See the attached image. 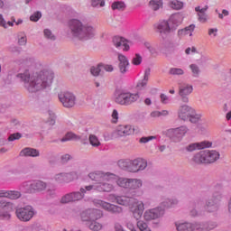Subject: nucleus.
<instances>
[{"label":"nucleus","mask_w":231,"mask_h":231,"mask_svg":"<svg viewBox=\"0 0 231 231\" xmlns=\"http://www.w3.org/2000/svg\"><path fill=\"white\" fill-rule=\"evenodd\" d=\"M144 46L148 49L152 57H158V55H160V48L157 43L152 45L149 42H144Z\"/></svg>","instance_id":"nucleus-31"},{"label":"nucleus","mask_w":231,"mask_h":231,"mask_svg":"<svg viewBox=\"0 0 231 231\" xmlns=\"http://www.w3.org/2000/svg\"><path fill=\"white\" fill-rule=\"evenodd\" d=\"M148 226H149L147 225V223L143 222V220L137 221V227L139 228L140 231L144 230Z\"/></svg>","instance_id":"nucleus-56"},{"label":"nucleus","mask_w":231,"mask_h":231,"mask_svg":"<svg viewBox=\"0 0 231 231\" xmlns=\"http://www.w3.org/2000/svg\"><path fill=\"white\" fill-rule=\"evenodd\" d=\"M31 187V192L32 190H37V192H41L42 190L46 189V183L41 181V180H36L32 183L30 184Z\"/></svg>","instance_id":"nucleus-32"},{"label":"nucleus","mask_w":231,"mask_h":231,"mask_svg":"<svg viewBox=\"0 0 231 231\" xmlns=\"http://www.w3.org/2000/svg\"><path fill=\"white\" fill-rule=\"evenodd\" d=\"M131 165H132V160H120L118 161V166L120 169H123L124 171H127L128 172H131Z\"/></svg>","instance_id":"nucleus-36"},{"label":"nucleus","mask_w":231,"mask_h":231,"mask_svg":"<svg viewBox=\"0 0 231 231\" xmlns=\"http://www.w3.org/2000/svg\"><path fill=\"white\" fill-rule=\"evenodd\" d=\"M219 199H221V195L217 196L216 204H214V201L208 202V204L204 207L205 210H207L208 212H216V210H217V202L219 201Z\"/></svg>","instance_id":"nucleus-35"},{"label":"nucleus","mask_w":231,"mask_h":231,"mask_svg":"<svg viewBox=\"0 0 231 231\" xmlns=\"http://www.w3.org/2000/svg\"><path fill=\"white\" fill-rule=\"evenodd\" d=\"M151 140H156V137L154 136L142 137L139 142L140 143H147L148 142H151Z\"/></svg>","instance_id":"nucleus-58"},{"label":"nucleus","mask_w":231,"mask_h":231,"mask_svg":"<svg viewBox=\"0 0 231 231\" xmlns=\"http://www.w3.org/2000/svg\"><path fill=\"white\" fill-rule=\"evenodd\" d=\"M168 5L170 8H172V10H181V8H183V2L179 0H171L168 3Z\"/></svg>","instance_id":"nucleus-38"},{"label":"nucleus","mask_w":231,"mask_h":231,"mask_svg":"<svg viewBox=\"0 0 231 231\" xmlns=\"http://www.w3.org/2000/svg\"><path fill=\"white\" fill-rule=\"evenodd\" d=\"M133 199H134L129 198L126 196H119L116 198V203H118V205H123V206L131 205L133 203Z\"/></svg>","instance_id":"nucleus-34"},{"label":"nucleus","mask_w":231,"mask_h":231,"mask_svg":"<svg viewBox=\"0 0 231 231\" xmlns=\"http://www.w3.org/2000/svg\"><path fill=\"white\" fill-rule=\"evenodd\" d=\"M106 5V2L104 0H92V6H104Z\"/></svg>","instance_id":"nucleus-57"},{"label":"nucleus","mask_w":231,"mask_h":231,"mask_svg":"<svg viewBox=\"0 0 231 231\" xmlns=\"http://www.w3.org/2000/svg\"><path fill=\"white\" fill-rule=\"evenodd\" d=\"M41 17H42V14H41V12H36L31 15L30 20L32 21L33 23H37V21H39Z\"/></svg>","instance_id":"nucleus-53"},{"label":"nucleus","mask_w":231,"mask_h":231,"mask_svg":"<svg viewBox=\"0 0 231 231\" xmlns=\"http://www.w3.org/2000/svg\"><path fill=\"white\" fill-rule=\"evenodd\" d=\"M193 109L194 108H192V106H189V105L180 106L178 109L179 118L184 122L189 120Z\"/></svg>","instance_id":"nucleus-20"},{"label":"nucleus","mask_w":231,"mask_h":231,"mask_svg":"<svg viewBox=\"0 0 231 231\" xmlns=\"http://www.w3.org/2000/svg\"><path fill=\"white\" fill-rule=\"evenodd\" d=\"M84 198V195L80 192H72L66 194L61 198V203H71V201H80Z\"/></svg>","instance_id":"nucleus-24"},{"label":"nucleus","mask_w":231,"mask_h":231,"mask_svg":"<svg viewBox=\"0 0 231 231\" xmlns=\"http://www.w3.org/2000/svg\"><path fill=\"white\" fill-rule=\"evenodd\" d=\"M114 134L118 138H122L124 136H130V134H134V127L131 125H119L115 132Z\"/></svg>","instance_id":"nucleus-13"},{"label":"nucleus","mask_w":231,"mask_h":231,"mask_svg":"<svg viewBox=\"0 0 231 231\" xmlns=\"http://www.w3.org/2000/svg\"><path fill=\"white\" fill-rule=\"evenodd\" d=\"M88 140L92 147H100V141L98 140V137H97V135L90 134Z\"/></svg>","instance_id":"nucleus-42"},{"label":"nucleus","mask_w":231,"mask_h":231,"mask_svg":"<svg viewBox=\"0 0 231 231\" xmlns=\"http://www.w3.org/2000/svg\"><path fill=\"white\" fill-rule=\"evenodd\" d=\"M90 230L98 231L102 230V224L97 223L95 220H92L91 224L89 225Z\"/></svg>","instance_id":"nucleus-48"},{"label":"nucleus","mask_w":231,"mask_h":231,"mask_svg":"<svg viewBox=\"0 0 231 231\" xmlns=\"http://www.w3.org/2000/svg\"><path fill=\"white\" fill-rule=\"evenodd\" d=\"M119 71L121 73H127L129 68V60L123 54L118 55Z\"/></svg>","instance_id":"nucleus-27"},{"label":"nucleus","mask_w":231,"mask_h":231,"mask_svg":"<svg viewBox=\"0 0 231 231\" xmlns=\"http://www.w3.org/2000/svg\"><path fill=\"white\" fill-rule=\"evenodd\" d=\"M41 152L35 148H24L20 152V156H31L32 158H37Z\"/></svg>","instance_id":"nucleus-29"},{"label":"nucleus","mask_w":231,"mask_h":231,"mask_svg":"<svg viewBox=\"0 0 231 231\" xmlns=\"http://www.w3.org/2000/svg\"><path fill=\"white\" fill-rule=\"evenodd\" d=\"M112 122H113V124H116V122H118V111H116V110H113Z\"/></svg>","instance_id":"nucleus-61"},{"label":"nucleus","mask_w":231,"mask_h":231,"mask_svg":"<svg viewBox=\"0 0 231 231\" xmlns=\"http://www.w3.org/2000/svg\"><path fill=\"white\" fill-rule=\"evenodd\" d=\"M147 169V161L143 158H136L132 160L130 172H140Z\"/></svg>","instance_id":"nucleus-16"},{"label":"nucleus","mask_w":231,"mask_h":231,"mask_svg":"<svg viewBox=\"0 0 231 231\" xmlns=\"http://www.w3.org/2000/svg\"><path fill=\"white\" fill-rule=\"evenodd\" d=\"M194 91V87L189 83H182L179 86V95L186 104L189 102V95Z\"/></svg>","instance_id":"nucleus-14"},{"label":"nucleus","mask_w":231,"mask_h":231,"mask_svg":"<svg viewBox=\"0 0 231 231\" xmlns=\"http://www.w3.org/2000/svg\"><path fill=\"white\" fill-rule=\"evenodd\" d=\"M17 77L24 82V87L30 93L41 91V89L51 86V82H53V73L50 71H41L30 75V72L26 70L18 74Z\"/></svg>","instance_id":"nucleus-1"},{"label":"nucleus","mask_w":231,"mask_h":231,"mask_svg":"<svg viewBox=\"0 0 231 231\" xmlns=\"http://www.w3.org/2000/svg\"><path fill=\"white\" fill-rule=\"evenodd\" d=\"M176 227L178 231H207V230H212L214 228V226H211L210 227H201V225L199 224H192V223H180L176 224Z\"/></svg>","instance_id":"nucleus-8"},{"label":"nucleus","mask_w":231,"mask_h":231,"mask_svg":"<svg viewBox=\"0 0 231 231\" xmlns=\"http://www.w3.org/2000/svg\"><path fill=\"white\" fill-rule=\"evenodd\" d=\"M116 183L119 186L122 187L123 189H129V181L130 179H125V178H119L117 179L116 176Z\"/></svg>","instance_id":"nucleus-37"},{"label":"nucleus","mask_w":231,"mask_h":231,"mask_svg":"<svg viewBox=\"0 0 231 231\" xmlns=\"http://www.w3.org/2000/svg\"><path fill=\"white\" fill-rule=\"evenodd\" d=\"M112 9L113 10H125V4L124 2H114L112 4Z\"/></svg>","instance_id":"nucleus-45"},{"label":"nucleus","mask_w":231,"mask_h":231,"mask_svg":"<svg viewBox=\"0 0 231 231\" xmlns=\"http://www.w3.org/2000/svg\"><path fill=\"white\" fill-rule=\"evenodd\" d=\"M219 160V152L216 150H204L196 153L193 156V162L195 163H214Z\"/></svg>","instance_id":"nucleus-3"},{"label":"nucleus","mask_w":231,"mask_h":231,"mask_svg":"<svg viewBox=\"0 0 231 231\" xmlns=\"http://www.w3.org/2000/svg\"><path fill=\"white\" fill-rule=\"evenodd\" d=\"M70 159H71V156L69 154H65L61 156L62 163H66V162H69Z\"/></svg>","instance_id":"nucleus-63"},{"label":"nucleus","mask_w":231,"mask_h":231,"mask_svg":"<svg viewBox=\"0 0 231 231\" xmlns=\"http://www.w3.org/2000/svg\"><path fill=\"white\" fill-rule=\"evenodd\" d=\"M168 23L172 32H176V30H178V26H180L181 23H183V15L179 13L171 14L168 19Z\"/></svg>","instance_id":"nucleus-17"},{"label":"nucleus","mask_w":231,"mask_h":231,"mask_svg":"<svg viewBox=\"0 0 231 231\" xmlns=\"http://www.w3.org/2000/svg\"><path fill=\"white\" fill-rule=\"evenodd\" d=\"M208 35H213V37H216V35H217V29H209Z\"/></svg>","instance_id":"nucleus-64"},{"label":"nucleus","mask_w":231,"mask_h":231,"mask_svg":"<svg viewBox=\"0 0 231 231\" xmlns=\"http://www.w3.org/2000/svg\"><path fill=\"white\" fill-rule=\"evenodd\" d=\"M162 104H169V96L165 94L160 95Z\"/></svg>","instance_id":"nucleus-59"},{"label":"nucleus","mask_w":231,"mask_h":231,"mask_svg":"<svg viewBox=\"0 0 231 231\" xmlns=\"http://www.w3.org/2000/svg\"><path fill=\"white\" fill-rule=\"evenodd\" d=\"M16 217L20 221H23L24 223L30 221L33 216H35V210L31 206H27L24 208H20L15 211Z\"/></svg>","instance_id":"nucleus-7"},{"label":"nucleus","mask_w":231,"mask_h":231,"mask_svg":"<svg viewBox=\"0 0 231 231\" xmlns=\"http://www.w3.org/2000/svg\"><path fill=\"white\" fill-rule=\"evenodd\" d=\"M94 205L98 208H103L104 210H107L108 212H112L113 214L122 213L121 207L110 204L109 202H106L104 200H94Z\"/></svg>","instance_id":"nucleus-10"},{"label":"nucleus","mask_w":231,"mask_h":231,"mask_svg":"<svg viewBox=\"0 0 231 231\" xmlns=\"http://www.w3.org/2000/svg\"><path fill=\"white\" fill-rule=\"evenodd\" d=\"M194 30H196L195 24H190L184 29H180L178 31L179 37H192V33L194 32Z\"/></svg>","instance_id":"nucleus-28"},{"label":"nucleus","mask_w":231,"mask_h":231,"mask_svg":"<svg viewBox=\"0 0 231 231\" xmlns=\"http://www.w3.org/2000/svg\"><path fill=\"white\" fill-rule=\"evenodd\" d=\"M71 140L77 141L80 140V136L75 134L74 133L69 132L66 135L61 139V142H69Z\"/></svg>","instance_id":"nucleus-39"},{"label":"nucleus","mask_w":231,"mask_h":231,"mask_svg":"<svg viewBox=\"0 0 231 231\" xmlns=\"http://www.w3.org/2000/svg\"><path fill=\"white\" fill-rule=\"evenodd\" d=\"M162 6H163V3L162 2V0H151L150 1V8H152V10H160V8H162Z\"/></svg>","instance_id":"nucleus-40"},{"label":"nucleus","mask_w":231,"mask_h":231,"mask_svg":"<svg viewBox=\"0 0 231 231\" xmlns=\"http://www.w3.org/2000/svg\"><path fill=\"white\" fill-rule=\"evenodd\" d=\"M15 206L12 202L6 200L0 201V217L4 219H10V212H14Z\"/></svg>","instance_id":"nucleus-11"},{"label":"nucleus","mask_w":231,"mask_h":231,"mask_svg":"<svg viewBox=\"0 0 231 231\" xmlns=\"http://www.w3.org/2000/svg\"><path fill=\"white\" fill-rule=\"evenodd\" d=\"M70 33L79 41H89L97 35V29L90 24L83 25L79 19H72L69 22Z\"/></svg>","instance_id":"nucleus-2"},{"label":"nucleus","mask_w":231,"mask_h":231,"mask_svg":"<svg viewBox=\"0 0 231 231\" xmlns=\"http://www.w3.org/2000/svg\"><path fill=\"white\" fill-rule=\"evenodd\" d=\"M102 68L105 69V71H107L108 73H111L115 69L113 68V65H102Z\"/></svg>","instance_id":"nucleus-62"},{"label":"nucleus","mask_w":231,"mask_h":231,"mask_svg":"<svg viewBox=\"0 0 231 231\" xmlns=\"http://www.w3.org/2000/svg\"><path fill=\"white\" fill-rule=\"evenodd\" d=\"M102 64H99L96 67H91L90 69V73L91 75H93L94 77H98V75H100V71H102Z\"/></svg>","instance_id":"nucleus-46"},{"label":"nucleus","mask_w":231,"mask_h":231,"mask_svg":"<svg viewBox=\"0 0 231 231\" xmlns=\"http://www.w3.org/2000/svg\"><path fill=\"white\" fill-rule=\"evenodd\" d=\"M60 101L64 107H73L77 102V97L71 92H64L59 95Z\"/></svg>","instance_id":"nucleus-12"},{"label":"nucleus","mask_w":231,"mask_h":231,"mask_svg":"<svg viewBox=\"0 0 231 231\" xmlns=\"http://www.w3.org/2000/svg\"><path fill=\"white\" fill-rule=\"evenodd\" d=\"M148 80H149V76L147 75V73H145L144 79L137 84V88L143 89V88H145V86H147Z\"/></svg>","instance_id":"nucleus-49"},{"label":"nucleus","mask_w":231,"mask_h":231,"mask_svg":"<svg viewBox=\"0 0 231 231\" xmlns=\"http://www.w3.org/2000/svg\"><path fill=\"white\" fill-rule=\"evenodd\" d=\"M201 118H203V114L197 112L196 109L193 108L192 113L189 114L188 120L191 124H199V122H201Z\"/></svg>","instance_id":"nucleus-30"},{"label":"nucleus","mask_w":231,"mask_h":231,"mask_svg":"<svg viewBox=\"0 0 231 231\" xmlns=\"http://www.w3.org/2000/svg\"><path fill=\"white\" fill-rule=\"evenodd\" d=\"M88 177L90 180H92V181H97V183L102 181H113V180H116V175L100 171L90 172Z\"/></svg>","instance_id":"nucleus-6"},{"label":"nucleus","mask_w":231,"mask_h":231,"mask_svg":"<svg viewBox=\"0 0 231 231\" xmlns=\"http://www.w3.org/2000/svg\"><path fill=\"white\" fill-rule=\"evenodd\" d=\"M49 116H51V119L48 120V124H50V125H55V114L49 112Z\"/></svg>","instance_id":"nucleus-60"},{"label":"nucleus","mask_w":231,"mask_h":231,"mask_svg":"<svg viewBox=\"0 0 231 231\" xmlns=\"http://www.w3.org/2000/svg\"><path fill=\"white\" fill-rule=\"evenodd\" d=\"M132 64H134V66H140V64H142V56H140V54H135L132 60Z\"/></svg>","instance_id":"nucleus-52"},{"label":"nucleus","mask_w":231,"mask_h":231,"mask_svg":"<svg viewBox=\"0 0 231 231\" xmlns=\"http://www.w3.org/2000/svg\"><path fill=\"white\" fill-rule=\"evenodd\" d=\"M83 221H97L102 217V212L99 209H88L81 214Z\"/></svg>","instance_id":"nucleus-15"},{"label":"nucleus","mask_w":231,"mask_h":231,"mask_svg":"<svg viewBox=\"0 0 231 231\" xmlns=\"http://www.w3.org/2000/svg\"><path fill=\"white\" fill-rule=\"evenodd\" d=\"M207 10H208V5H206L205 7L197 6L195 7V12H198V21L200 22L202 24H205V23H208V15L207 14Z\"/></svg>","instance_id":"nucleus-22"},{"label":"nucleus","mask_w":231,"mask_h":231,"mask_svg":"<svg viewBox=\"0 0 231 231\" xmlns=\"http://www.w3.org/2000/svg\"><path fill=\"white\" fill-rule=\"evenodd\" d=\"M115 180H116V179L112 181L105 180L97 183L96 190H97V192H111V190H113V183H115Z\"/></svg>","instance_id":"nucleus-21"},{"label":"nucleus","mask_w":231,"mask_h":231,"mask_svg":"<svg viewBox=\"0 0 231 231\" xmlns=\"http://www.w3.org/2000/svg\"><path fill=\"white\" fill-rule=\"evenodd\" d=\"M189 69H191L193 77H196V78L199 77V73H201V70L199 69V66L196 64H190Z\"/></svg>","instance_id":"nucleus-44"},{"label":"nucleus","mask_w":231,"mask_h":231,"mask_svg":"<svg viewBox=\"0 0 231 231\" xmlns=\"http://www.w3.org/2000/svg\"><path fill=\"white\" fill-rule=\"evenodd\" d=\"M113 44L116 48H121L123 46V51H129V43L125 38L116 36L113 38Z\"/></svg>","instance_id":"nucleus-26"},{"label":"nucleus","mask_w":231,"mask_h":231,"mask_svg":"<svg viewBox=\"0 0 231 231\" xmlns=\"http://www.w3.org/2000/svg\"><path fill=\"white\" fill-rule=\"evenodd\" d=\"M22 134L19 133H15V134H12L9 137H8V141L9 142H14V140H20V138H22Z\"/></svg>","instance_id":"nucleus-55"},{"label":"nucleus","mask_w":231,"mask_h":231,"mask_svg":"<svg viewBox=\"0 0 231 231\" xmlns=\"http://www.w3.org/2000/svg\"><path fill=\"white\" fill-rule=\"evenodd\" d=\"M86 190L89 191V190H97V183L94 185H89L84 188L80 189V194H82V196H84V194H86Z\"/></svg>","instance_id":"nucleus-51"},{"label":"nucleus","mask_w":231,"mask_h":231,"mask_svg":"<svg viewBox=\"0 0 231 231\" xmlns=\"http://www.w3.org/2000/svg\"><path fill=\"white\" fill-rule=\"evenodd\" d=\"M79 176V174L77 171L67 173V183H69V181H75V180H77Z\"/></svg>","instance_id":"nucleus-47"},{"label":"nucleus","mask_w":231,"mask_h":231,"mask_svg":"<svg viewBox=\"0 0 231 231\" xmlns=\"http://www.w3.org/2000/svg\"><path fill=\"white\" fill-rule=\"evenodd\" d=\"M163 216V209H160V208H156L153 209L146 210L144 212L143 217L145 221H152V219H158Z\"/></svg>","instance_id":"nucleus-18"},{"label":"nucleus","mask_w":231,"mask_h":231,"mask_svg":"<svg viewBox=\"0 0 231 231\" xmlns=\"http://www.w3.org/2000/svg\"><path fill=\"white\" fill-rule=\"evenodd\" d=\"M154 28L158 33H163L164 35H167L169 33H172V28L171 27V24L167 21H162L154 25Z\"/></svg>","instance_id":"nucleus-19"},{"label":"nucleus","mask_w":231,"mask_h":231,"mask_svg":"<svg viewBox=\"0 0 231 231\" xmlns=\"http://www.w3.org/2000/svg\"><path fill=\"white\" fill-rule=\"evenodd\" d=\"M140 98L138 94H131L129 92H120L116 97V102L121 106H129L133 102H136Z\"/></svg>","instance_id":"nucleus-5"},{"label":"nucleus","mask_w":231,"mask_h":231,"mask_svg":"<svg viewBox=\"0 0 231 231\" xmlns=\"http://www.w3.org/2000/svg\"><path fill=\"white\" fill-rule=\"evenodd\" d=\"M170 75H184L185 71L182 69L171 68L169 70Z\"/></svg>","instance_id":"nucleus-50"},{"label":"nucleus","mask_w":231,"mask_h":231,"mask_svg":"<svg viewBox=\"0 0 231 231\" xmlns=\"http://www.w3.org/2000/svg\"><path fill=\"white\" fill-rule=\"evenodd\" d=\"M130 210H131L134 219H137V220L140 219L142 217V216H143V210H145L143 202L138 201L135 199H132Z\"/></svg>","instance_id":"nucleus-9"},{"label":"nucleus","mask_w":231,"mask_h":231,"mask_svg":"<svg viewBox=\"0 0 231 231\" xmlns=\"http://www.w3.org/2000/svg\"><path fill=\"white\" fill-rule=\"evenodd\" d=\"M84 198V195L80 192H72L66 194L61 198V203H71V201H80Z\"/></svg>","instance_id":"nucleus-25"},{"label":"nucleus","mask_w":231,"mask_h":231,"mask_svg":"<svg viewBox=\"0 0 231 231\" xmlns=\"http://www.w3.org/2000/svg\"><path fill=\"white\" fill-rule=\"evenodd\" d=\"M43 33L47 39H50L51 41H55V35H53V33H51V31L45 29Z\"/></svg>","instance_id":"nucleus-54"},{"label":"nucleus","mask_w":231,"mask_h":231,"mask_svg":"<svg viewBox=\"0 0 231 231\" xmlns=\"http://www.w3.org/2000/svg\"><path fill=\"white\" fill-rule=\"evenodd\" d=\"M6 198L9 199H19L21 192L15 190H6Z\"/></svg>","instance_id":"nucleus-41"},{"label":"nucleus","mask_w":231,"mask_h":231,"mask_svg":"<svg viewBox=\"0 0 231 231\" xmlns=\"http://www.w3.org/2000/svg\"><path fill=\"white\" fill-rule=\"evenodd\" d=\"M208 147H212V143L208 141H203L200 143H193L187 146L186 150L189 152H192V151H198L199 149H207Z\"/></svg>","instance_id":"nucleus-23"},{"label":"nucleus","mask_w":231,"mask_h":231,"mask_svg":"<svg viewBox=\"0 0 231 231\" xmlns=\"http://www.w3.org/2000/svg\"><path fill=\"white\" fill-rule=\"evenodd\" d=\"M187 133H189V127L182 125L177 128L168 129L165 134L169 136V138L173 139V142H181Z\"/></svg>","instance_id":"nucleus-4"},{"label":"nucleus","mask_w":231,"mask_h":231,"mask_svg":"<svg viewBox=\"0 0 231 231\" xmlns=\"http://www.w3.org/2000/svg\"><path fill=\"white\" fill-rule=\"evenodd\" d=\"M143 185V182L140 179H130L128 189L130 190H136V189H140Z\"/></svg>","instance_id":"nucleus-33"},{"label":"nucleus","mask_w":231,"mask_h":231,"mask_svg":"<svg viewBox=\"0 0 231 231\" xmlns=\"http://www.w3.org/2000/svg\"><path fill=\"white\" fill-rule=\"evenodd\" d=\"M55 180L58 183H68V175L67 173H59L55 176Z\"/></svg>","instance_id":"nucleus-43"}]
</instances>
